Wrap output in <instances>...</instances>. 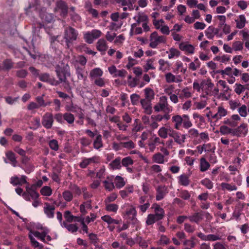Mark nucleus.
<instances>
[{"label":"nucleus","mask_w":249,"mask_h":249,"mask_svg":"<svg viewBox=\"0 0 249 249\" xmlns=\"http://www.w3.org/2000/svg\"><path fill=\"white\" fill-rule=\"evenodd\" d=\"M78 36V32L75 29L69 27L65 29L64 33V39L65 40L67 48H71L73 42L76 40Z\"/></svg>","instance_id":"3"},{"label":"nucleus","mask_w":249,"mask_h":249,"mask_svg":"<svg viewBox=\"0 0 249 249\" xmlns=\"http://www.w3.org/2000/svg\"><path fill=\"white\" fill-rule=\"evenodd\" d=\"M103 146L102 140V136L100 134H98L96 136L95 140L93 142V146L95 149H99Z\"/></svg>","instance_id":"43"},{"label":"nucleus","mask_w":249,"mask_h":249,"mask_svg":"<svg viewBox=\"0 0 249 249\" xmlns=\"http://www.w3.org/2000/svg\"><path fill=\"white\" fill-rule=\"evenodd\" d=\"M219 131L222 135H228L232 132V129L226 125H222L220 127Z\"/></svg>","instance_id":"60"},{"label":"nucleus","mask_w":249,"mask_h":249,"mask_svg":"<svg viewBox=\"0 0 249 249\" xmlns=\"http://www.w3.org/2000/svg\"><path fill=\"white\" fill-rule=\"evenodd\" d=\"M182 115L176 114L173 115L172 117V121L174 124V127L177 130H179L181 126V121H182Z\"/></svg>","instance_id":"26"},{"label":"nucleus","mask_w":249,"mask_h":249,"mask_svg":"<svg viewBox=\"0 0 249 249\" xmlns=\"http://www.w3.org/2000/svg\"><path fill=\"white\" fill-rule=\"evenodd\" d=\"M37 229L42 230V232H40L37 231H31L30 234H29V238L30 239L32 245L33 247L35 248H37L39 249H41L43 246L36 240L34 236L44 242L50 241L52 239L50 236L48 235L49 230L47 228L43 227L41 225H39L37 226Z\"/></svg>","instance_id":"1"},{"label":"nucleus","mask_w":249,"mask_h":249,"mask_svg":"<svg viewBox=\"0 0 249 249\" xmlns=\"http://www.w3.org/2000/svg\"><path fill=\"white\" fill-rule=\"evenodd\" d=\"M179 48L186 54H193L195 52V47L187 42H181L179 44Z\"/></svg>","instance_id":"14"},{"label":"nucleus","mask_w":249,"mask_h":249,"mask_svg":"<svg viewBox=\"0 0 249 249\" xmlns=\"http://www.w3.org/2000/svg\"><path fill=\"white\" fill-rule=\"evenodd\" d=\"M136 22L134 23H138L140 25L141 23H143L147 21L148 18L147 16L143 13H139L133 18Z\"/></svg>","instance_id":"25"},{"label":"nucleus","mask_w":249,"mask_h":249,"mask_svg":"<svg viewBox=\"0 0 249 249\" xmlns=\"http://www.w3.org/2000/svg\"><path fill=\"white\" fill-rule=\"evenodd\" d=\"M200 161L201 171L205 172L210 167V163L204 158H201Z\"/></svg>","instance_id":"52"},{"label":"nucleus","mask_w":249,"mask_h":249,"mask_svg":"<svg viewBox=\"0 0 249 249\" xmlns=\"http://www.w3.org/2000/svg\"><path fill=\"white\" fill-rule=\"evenodd\" d=\"M154 109L157 112L163 111L170 113L173 110V107L168 104L167 97L163 95L160 97L159 101L154 107Z\"/></svg>","instance_id":"2"},{"label":"nucleus","mask_w":249,"mask_h":249,"mask_svg":"<svg viewBox=\"0 0 249 249\" xmlns=\"http://www.w3.org/2000/svg\"><path fill=\"white\" fill-rule=\"evenodd\" d=\"M152 208L154 209L155 214L157 219L160 220L164 216V211L162 208L160 207L157 204H154L152 206Z\"/></svg>","instance_id":"29"},{"label":"nucleus","mask_w":249,"mask_h":249,"mask_svg":"<svg viewBox=\"0 0 249 249\" xmlns=\"http://www.w3.org/2000/svg\"><path fill=\"white\" fill-rule=\"evenodd\" d=\"M235 21L236 23V27L238 29L243 28L247 22L246 17L244 15H239Z\"/></svg>","instance_id":"31"},{"label":"nucleus","mask_w":249,"mask_h":249,"mask_svg":"<svg viewBox=\"0 0 249 249\" xmlns=\"http://www.w3.org/2000/svg\"><path fill=\"white\" fill-rule=\"evenodd\" d=\"M26 177L22 176L21 177L17 176L13 177L11 178L10 182L13 185H22L27 183Z\"/></svg>","instance_id":"22"},{"label":"nucleus","mask_w":249,"mask_h":249,"mask_svg":"<svg viewBox=\"0 0 249 249\" xmlns=\"http://www.w3.org/2000/svg\"><path fill=\"white\" fill-rule=\"evenodd\" d=\"M238 112L241 117H246L248 115L247 107L243 105L238 108Z\"/></svg>","instance_id":"57"},{"label":"nucleus","mask_w":249,"mask_h":249,"mask_svg":"<svg viewBox=\"0 0 249 249\" xmlns=\"http://www.w3.org/2000/svg\"><path fill=\"white\" fill-rule=\"evenodd\" d=\"M152 160L153 162L158 164H164L167 161L164 155L160 152H157L152 156Z\"/></svg>","instance_id":"19"},{"label":"nucleus","mask_w":249,"mask_h":249,"mask_svg":"<svg viewBox=\"0 0 249 249\" xmlns=\"http://www.w3.org/2000/svg\"><path fill=\"white\" fill-rule=\"evenodd\" d=\"M149 40V46L156 48L160 44L165 43L166 39L164 36H159L156 32H154L150 35Z\"/></svg>","instance_id":"5"},{"label":"nucleus","mask_w":249,"mask_h":249,"mask_svg":"<svg viewBox=\"0 0 249 249\" xmlns=\"http://www.w3.org/2000/svg\"><path fill=\"white\" fill-rule=\"evenodd\" d=\"M174 129L169 125L160 127L158 131L159 136L162 139H166L168 136L171 137Z\"/></svg>","instance_id":"7"},{"label":"nucleus","mask_w":249,"mask_h":249,"mask_svg":"<svg viewBox=\"0 0 249 249\" xmlns=\"http://www.w3.org/2000/svg\"><path fill=\"white\" fill-rule=\"evenodd\" d=\"M166 193V189L164 187H159L157 189L156 200L159 201L162 199Z\"/></svg>","instance_id":"44"},{"label":"nucleus","mask_w":249,"mask_h":249,"mask_svg":"<svg viewBox=\"0 0 249 249\" xmlns=\"http://www.w3.org/2000/svg\"><path fill=\"white\" fill-rule=\"evenodd\" d=\"M114 181L115 186L118 189H120L123 187L126 183L124 178L119 176H117L115 177Z\"/></svg>","instance_id":"40"},{"label":"nucleus","mask_w":249,"mask_h":249,"mask_svg":"<svg viewBox=\"0 0 249 249\" xmlns=\"http://www.w3.org/2000/svg\"><path fill=\"white\" fill-rule=\"evenodd\" d=\"M221 187L223 190H228L229 191H235L237 190V187L234 184H229L227 183H222Z\"/></svg>","instance_id":"49"},{"label":"nucleus","mask_w":249,"mask_h":249,"mask_svg":"<svg viewBox=\"0 0 249 249\" xmlns=\"http://www.w3.org/2000/svg\"><path fill=\"white\" fill-rule=\"evenodd\" d=\"M122 25H123L122 21H118V22L114 21L113 22H111L110 24V25L109 26V28L110 30L116 31L118 29L120 28L121 27V26H122Z\"/></svg>","instance_id":"58"},{"label":"nucleus","mask_w":249,"mask_h":249,"mask_svg":"<svg viewBox=\"0 0 249 249\" xmlns=\"http://www.w3.org/2000/svg\"><path fill=\"white\" fill-rule=\"evenodd\" d=\"M159 70L162 72H165L170 70L171 64L168 61L163 59H160L159 61Z\"/></svg>","instance_id":"23"},{"label":"nucleus","mask_w":249,"mask_h":249,"mask_svg":"<svg viewBox=\"0 0 249 249\" xmlns=\"http://www.w3.org/2000/svg\"><path fill=\"white\" fill-rule=\"evenodd\" d=\"M214 60L219 61L220 63L226 64L231 60V56L227 54H223L221 56L215 57Z\"/></svg>","instance_id":"47"},{"label":"nucleus","mask_w":249,"mask_h":249,"mask_svg":"<svg viewBox=\"0 0 249 249\" xmlns=\"http://www.w3.org/2000/svg\"><path fill=\"white\" fill-rule=\"evenodd\" d=\"M26 191L33 199L36 200L39 196V194L32 188L27 187Z\"/></svg>","instance_id":"56"},{"label":"nucleus","mask_w":249,"mask_h":249,"mask_svg":"<svg viewBox=\"0 0 249 249\" xmlns=\"http://www.w3.org/2000/svg\"><path fill=\"white\" fill-rule=\"evenodd\" d=\"M39 79L43 82H48L51 85H56L57 82L54 78L47 73H43L39 76Z\"/></svg>","instance_id":"28"},{"label":"nucleus","mask_w":249,"mask_h":249,"mask_svg":"<svg viewBox=\"0 0 249 249\" xmlns=\"http://www.w3.org/2000/svg\"><path fill=\"white\" fill-rule=\"evenodd\" d=\"M122 164L123 166L127 167L133 164V160L130 157H127L123 159Z\"/></svg>","instance_id":"64"},{"label":"nucleus","mask_w":249,"mask_h":249,"mask_svg":"<svg viewBox=\"0 0 249 249\" xmlns=\"http://www.w3.org/2000/svg\"><path fill=\"white\" fill-rule=\"evenodd\" d=\"M63 228H66L69 231L71 232H76L78 230V227L75 224H68L66 222L65 224V225H63Z\"/></svg>","instance_id":"62"},{"label":"nucleus","mask_w":249,"mask_h":249,"mask_svg":"<svg viewBox=\"0 0 249 249\" xmlns=\"http://www.w3.org/2000/svg\"><path fill=\"white\" fill-rule=\"evenodd\" d=\"M136 0H116V2L123 7L124 11H131L134 9L133 4Z\"/></svg>","instance_id":"8"},{"label":"nucleus","mask_w":249,"mask_h":249,"mask_svg":"<svg viewBox=\"0 0 249 249\" xmlns=\"http://www.w3.org/2000/svg\"><path fill=\"white\" fill-rule=\"evenodd\" d=\"M207 83L204 81H202L200 83L197 81H195L193 83V88L197 91H200L202 90V88H204L205 85H207Z\"/></svg>","instance_id":"50"},{"label":"nucleus","mask_w":249,"mask_h":249,"mask_svg":"<svg viewBox=\"0 0 249 249\" xmlns=\"http://www.w3.org/2000/svg\"><path fill=\"white\" fill-rule=\"evenodd\" d=\"M53 123V117L52 114L49 113H46L43 118L42 124L47 128H50L52 127Z\"/></svg>","instance_id":"18"},{"label":"nucleus","mask_w":249,"mask_h":249,"mask_svg":"<svg viewBox=\"0 0 249 249\" xmlns=\"http://www.w3.org/2000/svg\"><path fill=\"white\" fill-rule=\"evenodd\" d=\"M66 109L68 111L77 113L80 118H83V114L82 113V110L80 107L75 106L71 105V106H67L66 107Z\"/></svg>","instance_id":"41"},{"label":"nucleus","mask_w":249,"mask_h":249,"mask_svg":"<svg viewBox=\"0 0 249 249\" xmlns=\"http://www.w3.org/2000/svg\"><path fill=\"white\" fill-rule=\"evenodd\" d=\"M40 194L44 196H49L52 194V190L48 186H43L40 190Z\"/></svg>","instance_id":"53"},{"label":"nucleus","mask_w":249,"mask_h":249,"mask_svg":"<svg viewBox=\"0 0 249 249\" xmlns=\"http://www.w3.org/2000/svg\"><path fill=\"white\" fill-rule=\"evenodd\" d=\"M102 35L100 30L93 29L90 31L83 33V38L85 41L89 43L92 44L94 41L99 38Z\"/></svg>","instance_id":"4"},{"label":"nucleus","mask_w":249,"mask_h":249,"mask_svg":"<svg viewBox=\"0 0 249 249\" xmlns=\"http://www.w3.org/2000/svg\"><path fill=\"white\" fill-rule=\"evenodd\" d=\"M155 61V59L153 58L147 59L145 61V64L143 66L144 71L145 72H147L150 70L155 69L156 68L154 66Z\"/></svg>","instance_id":"32"},{"label":"nucleus","mask_w":249,"mask_h":249,"mask_svg":"<svg viewBox=\"0 0 249 249\" xmlns=\"http://www.w3.org/2000/svg\"><path fill=\"white\" fill-rule=\"evenodd\" d=\"M142 30L140 25L138 23H133L131 25L130 34L131 35L142 34Z\"/></svg>","instance_id":"38"},{"label":"nucleus","mask_w":249,"mask_h":249,"mask_svg":"<svg viewBox=\"0 0 249 249\" xmlns=\"http://www.w3.org/2000/svg\"><path fill=\"white\" fill-rule=\"evenodd\" d=\"M6 159H4L5 163L10 162L14 166L16 167L17 165V161L16 160L15 155L12 151H8L5 154Z\"/></svg>","instance_id":"20"},{"label":"nucleus","mask_w":249,"mask_h":249,"mask_svg":"<svg viewBox=\"0 0 249 249\" xmlns=\"http://www.w3.org/2000/svg\"><path fill=\"white\" fill-rule=\"evenodd\" d=\"M241 119L238 114H233L230 118H227L224 121V124L231 127L236 126Z\"/></svg>","instance_id":"10"},{"label":"nucleus","mask_w":249,"mask_h":249,"mask_svg":"<svg viewBox=\"0 0 249 249\" xmlns=\"http://www.w3.org/2000/svg\"><path fill=\"white\" fill-rule=\"evenodd\" d=\"M229 103L230 108L232 110L238 108L240 106V103L238 100H231L229 101Z\"/></svg>","instance_id":"59"},{"label":"nucleus","mask_w":249,"mask_h":249,"mask_svg":"<svg viewBox=\"0 0 249 249\" xmlns=\"http://www.w3.org/2000/svg\"><path fill=\"white\" fill-rule=\"evenodd\" d=\"M174 141L181 146L183 145V143L186 139V136L184 134H181L180 133L177 132L175 130H173V132L171 135Z\"/></svg>","instance_id":"11"},{"label":"nucleus","mask_w":249,"mask_h":249,"mask_svg":"<svg viewBox=\"0 0 249 249\" xmlns=\"http://www.w3.org/2000/svg\"><path fill=\"white\" fill-rule=\"evenodd\" d=\"M205 33L208 38L212 39L215 35L217 34V30L213 27L211 26L205 30Z\"/></svg>","instance_id":"37"},{"label":"nucleus","mask_w":249,"mask_h":249,"mask_svg":"<svg viewBox=\"0 0 249 249\" xmlns=\"http://www.w3.org/2000/svg\"><path fill=\"white\" fill-rule=\"evenodd\" d=\"M227 113V110L226 109L221 106H219L217 107V112L214 114H212L211 116L213 119L218 120L226 116Z\"/></svg>","instance_id":"17"},{"label":"nucleus","mask_w":249,"mask_h":249,"mask_svg":"<svg viewBox=\"0 0 249 249\" xmlns=\"http://www.w3.org/2000/svg\"><path fill=\"white\" fill-rule=\"evenodd\" d=\"M100 161V158L98 156H93L90 158H84L80 162L79 165L81 168H85L88 165L91 163H98Z\"/></svg>","instance_id":"12"},{"label":"nucleus","mask_w":249,"mask_h":249,"mask_svg":"<svg viewBox=\"0 0 249 249\" xmlns=\"http://www.w3.org/2000/svg\"><path fill=\"white\" fill-rule=\"evenodd\" d=\"M103 74V71L99 68H96L92 70L89 73L91 78L93 80L101 77Z\"/></svg>","instance_id":"33"},{"label":"nucleus","mask_w":249,"mask_h":249,"mask_svg":"<svg viewBox=\"0 0 249 249\" xmlns=\"http://www.w3.org/2000/svg\"><path fill=\"white\" fill-rule=\"evenodd\" d=\"M97 48L100 52H105L107 48L106 41L104 39H100L97 42Z\"/></svg>","instance_id":"39"},{"label":"nucleus","mask_w":249,"mask_h":249,"mask_svg":"<svg viewBox=\"0 0 249 249\" xmlns=\"http://www.w3.org/2000/svg\"><path fill=\"white\" fill-rule=\"evenodd\" d=\"M64 216L66 221L68 222L80 221L81 218L73 215L69 211H66L65 212Z\"/></svg>","instance_id":"27"},{"label":"nucleus","mask_w":249,"mask_h":249,"mask_svg":"<svg viewBox=\"0 0 249 249\" xmlns=\"http://www.w3.org/2000/svg\"><path fill=\"white\" fill-rule=\"evenodd\" d=\"M245 90H249V83L243 85L237 83L234 85V91L237 95H240Z\"/></svg>","instance_id":"21"},{"label":"nucleus","mask_w":249,"mask_h":249,"mask_svg":"<svg viewBox=\"0 0 249 249\" xmlns=\"http://www.w3.org/2000/svg\"><path fill=\"white\" fill-rule=\"evenodd\" d=\"M165 80L168 83H180L182 79L180 75H175L171 72H167L165 75Z\"/></svg>","instance_id":"13"},{"label":"nucleus","mask_w":249,"mask_h":249,"mask_svg":"<svg viewBox=\"0 0 249 249\" xmlns=\"http://www.w3.org/2000/svg\"><path fill=\"white\" fill-rule=\"evenodd\" d=\"M178 183L181 185L187 186L190 183V180L187 176L185 175H181L178 178Z\"/></svg>","instance_id":"45"},{"label":"nucleus","mask_w":249,"mask_h":249,"mask_svg":"<svg viewBox=\"0 0 249 249\" xmlns=\"http://www.w3.org/2000/svg\"><path fill=\"white\" fill-rule=\"evenodd\" d=\"M141 104L144 110V112L149 114L151 112V107L150 101L147 100L146 99H142L140 101Z\"/></svg>","instance_id":"30"},{"label":"nucleus","mask_w":249,"mask_h":249,"mask_svg":"<svg viewBox=\"0 0 249 249\" xmlns=\"http://www.w3.org/2000/svg\"><path fill=\"white\" fill-rule=\"evenodd\" d=\"M56 71L61 81H64L66 77L70 75L69 67L67 64L64 65L63 67L58 65L56 68Z\"/></svg>","instance_id":"6"},{"label":"nucleus","mask_w":249,"mask_h":249,"mask_svg":"<svg viewBox=\"0 0 249 249\" xmlns=\"http://www.w3.org/2000/svg\"><path fill=\"white\" fill-rule=\"evenodd\" d=\"M248 132L247 124L245 123L241 124L240 126L233 131V133L234 135L240 137H245L247 135Z\"/></svg>","instance_id":"9"},{"label":"nucleus","mask_w":249,"mask_h":249,"mask_svg":"<svg viewBox=\"0 0 249 249\" xmlns=\"http://www.w3.org/2000/svg\"><path fill=\"white\" fill-rule=\"evenodd\" d=\"M192 93L188 88H185L181 90V93L179 96L180 98H188L192 96Z\"/></svg>","instance_id":"51"},{"label":"nucleus","mask_w":249,"mask_h":249,"mask_svg":"<svg viewBox=\"0 0 249 249\" xmlns=\"http://www.w3.org/2000/svg\"><path fill=\"white\" fill-rule=\"evenodd\" d=\"M144 94L145 99L147 100L151 101L154 98V93L152 89L149 88H146L144 89Z\"/></svg>","instance_id":"55"},{"label":"nucleus","mask_w":249,"mask_h":249,"mask_svg":"<svg viewBox=\"0 0 249 249\" xmlns=\"http://www.w3.org/2000/svg\"><path fill=\"white\" fill-rule=\"evenodd\" d=\"M159 220V219H157V217L154 214H149L147 217L146 220V224L148 225H152L154 224L156 221Z\"/></svg>","instance_id":"61"},{"label":"nucleus","mask_w":249,"mask_h":249,"mask_svg":"<svg viewBox=\"0 0 249 249\" xmlns=\"http://www.w3.org/2000/svg\"><path fill=\"white\" fill-rule=\"evenodd\" d=\"M55 10L59 11L62 16H64L67 14L68 6L64 1L59 0L56 3Z\"/></svg>","instance_id":"16"},{"label":"nucleus","mask_w":249,"mask_h":249,"mask_svg":"<svg viewBox=\"0 0 249 249\" xmlns=\"http://www.w3.org/2000/svg\"><path fill=\"white\" fill-rule=\"evenodd\" d=\"M182 121H181V125L186 129H188L192 126L193 124L190 120V118L188 115H182Z\"/></svg>","instance_id":"35"},{"label":"nucleus","mask_w":249,"mask_h":249,"mask_svg":"<svg viewBox=\"0 0 249 249\" xmlns=\"http://www.w3.org/2000/svg\"><path fill=\"white\" fill-rule=\"evenodd\" d=\"M55 207L53 205H51L49 203H45L43 207V211L49 218H53L54 217Z\"/></svg>","instance_id":"15"},{"label":"nucleus","mask_w":249,"mask_h":249,"mask_svg":"<svg viewBox=\"0 0 249 249\" xmlns=\"http://www.w3.org/2000/svg\"><path fill=\"white\" fill-rule=\"evenodd\" d=\"M104 186L106 190L111 191L115 188L114 183L112 182V179L107 177V180L103 181Z\"/></svg>","instance_id":"42"},{"label":"nucleus","mask_w":249,"mask_h":249,"mask_svg":"<svg viewBox=\"0 0 249 249\" xmlns=\"http://www.w3.org/2000/svg\"><path fill=\"white\" fill-rule=\"evenodd\" d=\"M40 17L43 21L48 23L52 22L53 19V15L48 13L40 14Z\"/></svg>","instance_id":"48"},{"label":"nucleus","mask_w":249,"mask_h":249,"mask_svg":"<svg viewBox=\"0 0 249 249\" xmlns=\"http://www.w3.org/2000/svg\"><path fill=\"white\" fill-rule=\"evenodd\" d=\"M62 196L64 200L67 202L71 201L73 197L72 193L69 190H66L63 192L62 193Z\"/></svg>","instance_id":"54"},{"label":"nucleus","mask_w":249,"mask_h":249,"mask_svg":"<svg viewBox=\"0 0 249 249\" xmlns=\"http://www.w3.org/2000/svg\"><path fill=\"white\" fill-rule=\"evenodd\" d=\"M125 216L126 218L130 220L137 216V211L135 208L132 206H130L126 210L125 212Z\"/></svg>","instance_id":"34"},{"label":"nucleus","mask_w":249,"mask_h":249,"mask_svg":"<svg viewBox=\"0 0 249 249\" xmlns=\"http://www.w3.org/2000/svg\"><path fill=\"white\" fill-rule=\"evenodd\" d=\"M134 188L133 185L127 186L125 189L120 191V195L123 198H125L127 197L129 194L133 192Z\"/></svg>","instance_id":"36"},{"label":"nucleus","mask_w":249,"mask_h":249,"mask_svg":"<svg viewBox=\"0 0 249 249\" xmlns=\"http://www.w3.org/2000/svg\"><path fill=\"white\" fill-rule=\"evenodd\" d=\"M218 84L223 89L224 93L222 94V96L224 97V99L226 100H228L231 97V95L229 94L228 96H226L225 95V93H226L229 90H231L229 87L227 85L226 82L222 80H219Z\"/></svg>","instance_id":"24"},{"label":"nucleus","mask_w":249,"mask_h":249,"mask_svg":"<svg viewBox=\"0 0 249 249\" xmlns=\"http://www.w3.org/2000/svg\"><path fill=\"white\" fill-rule=\"evenodd\" d=\"M168 53L169 59H172L174 57H178L180 55L179 51L177 49L172 48L168 51L166 52Z\"/></svg>","instance_id":"46"},{"label":"nucleus","mask_w":249,"mask_h":249,"mask_svg":"<svg viewBox=\"0 0 249 249\" xmlns=\"http://www.w3.org/2000/svg\"><path fill=\"white\" fill-rule=\"evenodd\" d=\"M232 48L235 51H241L243 48V44L240 41H235L233 43Z\"/></svg>","instance_id":"63"}]
</instances>
